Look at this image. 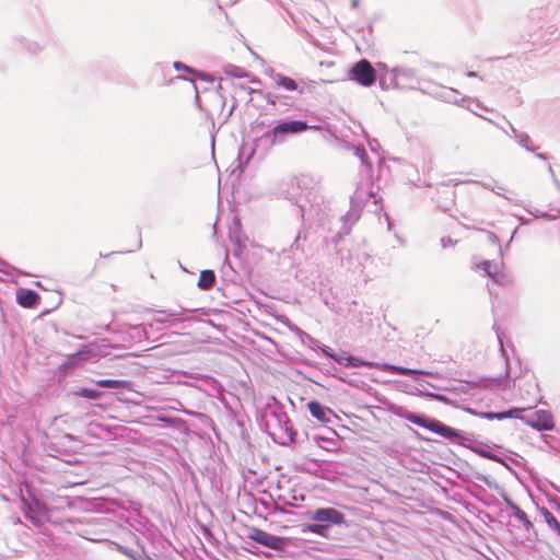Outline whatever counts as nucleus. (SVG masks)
<instances>
[{
	"label": "nucleus",
	"mask_w": 560,
	"mask_h": 560,
	"mask_svg": "<svg viewBox=\"0 0 560 560\" xmlns=\"http://www.w3.org/2000/svg\"><path fill=\"white\" fill-rule=\"evenodd\" d=\"M404 418L407 421H409L413 424L420 425L422 428H425L434 433H438L445 439L454 440V439L460 438L459 431H457L451 427H447L438 420L427 419L422 416H419V415H416L412 412H406L404 415Z\"/></svg>",
	"instance_id": "f257e3e1"
},
{
	"label": "nucleus",
	"mask_w": 560,
	"mask_h": 560,
	"mask_svg": "<svg viewBox=\"0 0 560 560\" xmlns=\"http://www.w3.org/2000/svg\"><path fill=\"white\" fill-rule=\"evenodd\" d=\"M350 78L362 86H372L376 81V72L369 60L361 59L350 69Z\"/></svg>",
	"instance_id": "f03ea898"
},
{
	"label": "nucleus",
	"mask_w": 560,
	"mask_h": 560,
	"mask_svg": "<svg viewBox=\"0 0 560 560\" xmlns=\"http://www.w3.org/2000/svg\"><path fill=\"white\" fill-rule=\"evenodd\" d=\"M247 537L255 542L273 550H282L287 545L285 538L275 536L257 527L249 528Z\"/></svg>",
	"instance_id": "7ed1b4c3"
},
{
	"label": "nucleus",
	"mask_w": 560,
	"mask_h": 560,
	"mask_svg": "<svg viewBox=\"0 0 560 560\" xmlns=\"http://www.w3.org/2000/svg\"><path fill=\"white\" fill-rule=\"evenodd\" d=\"M311 520L318 523L340 525L345 522V516L334 508H320L312 513Z\"/></svg>",
	"instance_id": "20e7f679"
},
{
	"label": "nucleus",
	"mask_w": 560,
	"mask_h": 560,
	"mask_svg": "<svg viewBox=\"0 0 560 560\" xmlns=\"http://www.w3.org/2000/svg\"><path fill=\"white\" fill-rule=\"evenodd\" d=\"M308 128L307 124L301 120L284 121L272 129V135L282 136L287 133H299L307 130Z\"/></svg>",
	"instance_id": "39448f33"
},
{
	"label": "nucleus",
	"mask_w": 560,
	"mask_h": 560,
	"mask_svg": "<svg viewBox=\"0 0 560 560\" xmlns=\"http://www.w3.org/2000/svg\"><path fill=\"white\" fill-rule=\"evenodd\" d=\"M528 423L539 430H549L553 427V420L548 411H538L528 420Z\"/></svg>",
	"instance_id": "423d86ee"
},
{
	"label": "nucleus",
	"mask_w": 560,
	"mask_h": 560,
	"mask_svg": "<svg viewBox=\"0 0 560 560\" xmlns=\"http://www.w3.org/2000/svg\"><path fill=\"white\" fill-rule=\"evenodd\" d=\"M16 300H18V303L23 306V307H27V308H31L33 306H35L38 301H39V296L38 294L33 291V290H30V289H20L18 292H16Z\"/></svg>",
	"instance_id": "0eeeda50"
},
{
	"label": "nucleus",
	"mask_w": 560,
	"mask_h": 560,
	"mask_svg": "<svg viewBox=\"0 0 560 560\" xmlns=\"http://www.w3.org/2000/svg\"><path fill=\"white\" fill-rule=\"evenodd\" d=\"M307 409L311 412V415L317 419L322 423H328L330 421L328 413L331 412V410L327 407H324L322 404H319L316 400H312L307 404Z\"/></svg>",
	"instance_id": "6e6552de"
},
{
	"label": "nucleus",
	"mask_w": 560,
	"mask_h": 560,
	"mask_svg": "<svg viewBox=\"0 0 560 560\" xmlns=\"http://www.w3.org/2000/svg\"><path fill=\"white\" fill-rule=\"evenodd\" d=\"M275 84L278 88H282L287 91H296L298 90V83L294 79L283 75L281 73H278L273 77Z\"/></svg>",
	"instance_id": "1a4fd4ad"
},
{
	"label": "nucleus",
	"mask_w": 560,
	"mask_h": 560,
	"mask_svg": "<svg viewBox=\"0 0 560 560\" xmlns=\"http://www.w3.org/2000/svg\"><path fill=\"white\" fill-rule=\"evenodd\" d=\"M215 283L213 270H202L198 279V287L201 290H210Z\"/></svg>",
	"instance_id": "9d476101"
},
{
	"label": "nucleus",
	"mask_w": 560,
	"mask_h": 560,
	"mask_svg": "<svg viewBox=\"0 0 560 560\" xmlns=\"http://www.w3.org/2000/svg\"><path fill=\"white\" fill-rule=\"evenodd\" d=\"M378 366L381 368V370H383L385 372L398 373V374H401V375H415V374L421 373L418 370L407 369V368H402V366H396V365H393V364H382V365H378Z\"/></svg>",
	"instance_id": "9b49d317"
},
{
	"label": "nucleus",
	"mask_w": 560,
	"mask_h": 560,
	"mask_svg": "<svg viewBox=\"0 0 560 560\" xmlns=\"http://www.w3.org/2000/svg\"><path fill=\"white\" fill-rule=\"evenodd\" d=\"M95 385L106 388H128L129 382L125 380H98Z\"/></svg>",
	"instance_id": "f8f14e48"
},
{
	"label": "nucleus",
	"mask_w": 560,
	"mask_h": 560,
	"mask_svg": "<svg viewBox=\"0 0 560 560\" xmlns=\"http://www.w3.org/2000/svg\"><path fill=\"white\" fill-rule=\"evenodd\" d=\"M540 514L544 521L560 535V523L555 515L546 508L540 509Z\"/></svg>",
	"instance_id": "ddd939ff"
},
{
	"label": "nucleus",
	"mask_w": 560,
	"mask_h": 560,
	"mask_svg": "<svg viewBox=\"0 0 560 560\" xmlns=\"http://www.w3.org/2000/svg\"><path fill=\"white\" fill-rule=\"evenodd\" d=\"M524 409L515 408L506 412H500V413H492L488 412L485 413V418L487 419H505V418H512V417H518V413L523 411Z\"/></svg>",
	"instance_id": "4468645a"
},
{
	"label": "nucleus",
	"mask_w": 560,
	"mask_h": 560,
	"mask_svg": "<svg viewBox=\"0 0 560 560\" xmlns=\"http://www.w3.org/2000/svg\"><path fill=\"white\" fill-rule=\"evenodd\" d=\"M328 527L324 524H310L306 525L304 532H310L316 535L325 536Z\"/></svg>",
	"instance_id": "2eb2a0df"
},
{
	"label": "nucleus",
	"mask_w": 560,
	"mask_h": 560,
	"mask_svg": "<svg viewBox=\"0 0 560 560\" xmlns=\"http://www.w3.org/2000/svg\"><path fill=\"white\" fill-rule=\"evenodd\" d=\"M75 395L83 397V398L96 399L101 396V393L97 390H94V389L83 388V389L75 392Z\"/></svg>",
	"instance_id": "dca6fc26"
},
{
	"label": "nucleus",
	"mask_w": 560,
	"mask_h": 560,
	"mask_svg": "<svg viewBox=\"0 0 560 560\" xmlns=\"http://www.w3.org/2000/svg\"><path fill=\"white\" fill-rule=\"evenodd\" d=\"M345 365L358 368V366H363V365L371 366L372 364L364 362L361 359L355 358V357H348V358H346Z\"/></svg>",
	"instance_id": "f3484780"
},
{
	"label": "nucleus",
	"mask_w": 560,
	"mask_h": 560,
	"mask_svg": "<svg viewBox=\"0 0 560 560\" xmlns=\"http://www.w3.org/2000/svg\"><path fill=\"white\" fill-rule=\"evenodd\" d=\"M174 67H175L176 69H185V70H187V71H190V69H189L188 67H186V66L182 65L180 62H175V63H174Z\"/></svg>",
	"instance_id": "a211bd4d"
},
{
	"label": "nucleus",
	"mask_w": 560,
	"mask_h": 560,
	"mask_svg": "<svg viewBox=\"0 0 560 560\" xmlns=\"http://www.w3.org/2000/svg\"><path fill=\"white\" fill-rule=\"evenodd\" d=\"M488 266H489V264H488V262H483V269H485L488 273H490V272H489V267H488Z\"/></svg>",
	"instance_id": "6ab92c4d"
},
{
	"label": "nucleus",
	"mask_w": 560,
	"mask_h": 560,
	"mask_svg": "<svg viewBox=\"0 0 560 560\" xmlns=\"http://www.w3.org/2000/svg\"><path fill=\"white\" fill-rule=\"evenodd\" d=\"M352 7H353V8H357V7H358V0H352Z\"/></svg>",
	"instance_id": "aec40b11"
},
{
	"label": "nucleus",
	"mask_w": 560,
	"mask_h": 560,
	"mask_svg": "<svg viewBox=\"0 0 560 560\" xmlns=\"http://www.w3.org/2000/svg\"><path fill=\"white\" fill-rule=\"evenodd\" d=\"M502 387H503V388H506V387H509V384H508V383H504Z\"/></svg>",
	"instance_id": "412c9836"
},
{
	"label": "nucleus",
	"mask_w": 560,
	"mask_h": 560,
	"mask_svg": "<svg viewBox=\"0 0 560 560\" xmlns=\"http://www.w3.org/2000/svg\"><path fill=\"white\" fill-rule=\"evenodd\" d=\"M524 515H525V512H522V515H518V518H523Z\"/></svg>",
	"instance_id": "4be33fe9"
},
{
	"label": "nucleus",
	"mask_w": 560,
	"mask_h": 560,
	"mask_svg": "<svg viewBox=\"0 0 560 560\" xmlns=\"http://www.w3.org/2000/svg\"><path fill=\"white\" fill-rule=\"evenodd\" d=\"M524 515H525V512H522V515H518V518H523Z\"/></svg>",
	"instance_id": "5701e85b"
},
{
	"label": "nucleus",
	"mask_w": 560,
	"mask_h": 560,
	"mask_svg": "<svg viewBox=\"0 0 560 560\" xmlns=\"http://www.w3.org/2000/svg\"><path fill=\"white\" fill-rule=\"evenodd\" d=\"M524 515H525V512H522V515H518V518H523Z\"/></svg>",
	"instance_id": "b1692460"
}]
</instances>
